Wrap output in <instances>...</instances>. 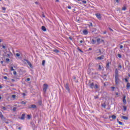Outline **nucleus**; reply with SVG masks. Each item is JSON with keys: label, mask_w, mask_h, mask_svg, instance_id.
Instances as JSON below:
<instances>
[{"label": "nucleus", "mask_w": 130, "mask_h": 130, "mask_svg": "<svg viewBox=\"0 0 130 130\" xmlns=\"http://www.w3.org/2000/svg\"><path fill=\"white\" fill-rule=\"evenodd\" d=\"M83 4H87V1H82Z\"/></svg>", "instance_id": "obj_43"}, {"label": "nucleus", "mask_w": 130, "mask_h": 130, "mask_svg": "<svg viewBox=\"0 0 130 130\" xmlns=\"http://www.w3.org/2000/svg\"><path fill=\"white\" fill-rule=\"evenodd\" d=\"M99 98V96L98 95L94 96V99H98Z\"/></svg>", "instance_id": "obj_41"}, {"label": "nucleus", "mask_w": 130, "mask_h": 130, "mask_svg": "<svg viewBox=\"0 0 130 130\" xmlns=\"http://www.w3.org/2000/svg\"><path fill=\"white\" fill-rule=\"evenodd\" d=\"M14 55H16V56H17V57H19V56H21V54L20 53H16V54H14Z\"/></svg>", "instance_id": "obj_17"}, {"label": "nucleus", "mask_w": 130, "mask_h": 130, "mask_svg": "<svg viewBox=\"0 0 130 130\" xmlns=\"http://www.w3.org/2000/svg\"><path fill=\"white\" fill-rule=\"evenodd\" d=\"M123 48V46H122V45L120 46V49H122V48Z\"/></svg>", "instance_id": "obj_50"}, {"label": "nucleus", "mask_w": 130, "mask_h": 130, "mask_svg": "<svg viewBox=\"0 0 130 130\" xmlns=\"http://www.w3.org/2000/svg\"><path fill=\"white\" fill-rule=\"evenodd\" d=\"M11 71H15V69L13 68V67H10Z\"/></svg>", "instance_id": "obj_34"}, {"label": "nucleus", "mask_w": 130, "mask_h": 130, "mask_svg": "<svg viewBox=\"0 0 130 130\" xmlns=\"http://www.w3.org/2000/svg\"><path fill=\"white\" fill-rule=\"evenodd\" d=\"M35 4H36V5H39V3L37 2H35Z\"/></svg>", "instance_id": "obj_57"}, {"label": "nucleus", "mask_w": 130, "mask_h": 130, "mask_svg": "<svg viewBox=\"0 0 130 130\" xmlns=\"http://www.w3.org/2000/svg\"><path fill=\"white\" fill-rule=\"evenodd\" d=\"M93 88H94V89H98V85L95 84Z\"/></svg>", "instance_id": "obj_28"}, {"label": "nucleus", "mask_w": 130, "mask_h": 130, "mask_svg": "<svg viewBox=\"0 0 130 130\" xmlns=\"http://www.w3.org/2000/svg\"><path fill=\"white\" fill-rule=\"evenodd\" d=\"M83 33L84 35H87L88 31L87 29H85L83 31Z\"/></svg>", "instance_id": "obj_10"}, {"label": "nucleus", "mask_w": 130, "mask_h": 130, "mask_svg": "<svg viewBox=\"0 0 130 130\" xmlns=\"http://www.w3.org/2000/svg\"><path fill=\"white\" fill-rule=\"evenodd\" d=\"M4 79H5V80H7V79H8V77L7 76H4Z\"/></svg>", "instance_id": "obj_53"}, {"label": "nucleus", "mask_w": 130, "mask_h": 130, "mask_svg": "<svg viewBox=\"0 0 130 130\" xmlns=\"http://www.w3.org/2000/svg\"><path fill=\"white\" fill-rule=\"evenodd\" d=\"M126 87V89L127 90H128V89H129V88H130V83H129V82L127 83Z\"/></svg>", "instance_id": "obj_13"}, {"label": "nucleus", "mask_w": 130, "mask_h": 130, "mask_svg": "<svg viewBox=\"0 0 130 130\" xmlns=\"http://www.w3.org/2000/svg\"><path fill=\"white\" fill-rule=\"evenodd\" d=\"M38 104L39 105H41V104H42V102L41 101H39Z\"/></svg>", "instance_id": "obj_36"}, {"label": "nucleus", "mask_w": 130, "mask_h": 130, "mask_svg": "<svg viewBox=\"0 0 130 130\" xmlns=\"http://www.w3.org/2000/svg\"><path fill=\"white\" fill-rule=\"evenodd\" d=\"M24 61L27 62V63L28 64V66H29V67H30V68H31V69H33V66H32V64L31 63V62L30 61H29V60L28 59H24Z\"/></svg>", "instance_id": "obj_5"}, {"label": "nucleus", "mask_w": 130, "mask_h": 130, "mask_svg": "<svg viewBox=\"0 0 130 130\" xmlns=\"http://www.w3.org/2000/svg\"><path fill=\"white\" fill-rule=\"evenodd\" d=\"M109 29L110 30V31H112V32H113V29H112L111 28L109 27Z\"/></svg>", "instance_id": "obj_46"}, {"label": "nucleus", "mask_w": 130, "mask_h": 130, "mask_svg": "<svg viewBox=\"0 0 130 130\" xmlns=\"http://www.w3.org/2000/svg\"><path fill=\"white\" fill-rule=\"evenodd\" d=\"M123 103H126V100H125V96L123 97Z\"/></svg>", "instance_id": "obj_16"}, {"label": "nucleus", "mask_w": 130, "mask_h": 130, "mask_svg": "<svg viewBox=\"0 0 130 130\" xmlns=\"http://www.w3.org/2000/svg\"><path fill=\"white\" fill-rule=\"evenodd\" d=\"M13 74L14 75V76H16V75H17V72L16 71H14Z\"/></svg>", "instance_id": "obj_42"}, {"label": "nucleus", "mask_w": 130, "mask_h": 130, "mask_svg": "<svg viewBox=\"0 0 130 130\" xmlns=\"http://www.w3.org/2000/svg\"><path fill=\"white\" fill-rule=\"evenodd\" d=\"M99 52L100 54H101L102 52H101V49H99Z\"/></svg>", "instance_id": "obj_51"}, {"label": "nucleus", "mask_w": 130, "mask_h": 130, "mask_svg": "<svg viewBox=\"0 0 130 130\" xmlns=\"http://www.w3.org/2000/svg\"><path fill=\"white\" fill-rule=\"evenodd\" d=\"M1 63L2 64L4 63V61H1Z\"/></svg>", "instance_id": "obj_62"}, {"label": "nucleus", "mask_w": 130, "mask_h": 130, "mask_svg": "<svg viewBox=\"0 0 130 130\" xmlns=\"http://www.w3.org/2000/svg\"><path fill=\"white\" fill-rule=\"evenodd\" d=\"M125 10H126V7L124 6V7L122 8V11H125Z\"/></svg>", "instance_id": "obj_26"}, {"label": "nucleus", "mask_w": 130, "mask_h": 130, "mask_svg": "<svg viewBox=\"0 0 130 130\" xmlns=\"http://www.w3.org/2000/svg\"><path fill=\"white\" fill-rule=\"evenodd\" d=\"M89 87H90V88H91V89H93V88H94V83H92L91 84H90L89 85Z\"/></svg>", "instance_id": "obj_14"}, {"label": "nucleus", "mask_w": 130, "mask_h": 130, "mask_svg": "<svg viewBox=\"0 0 130 130\" xmlns=\"http://www.w3.org/2000/svg\"><path fill=\"white\" fill-rule=\"evenodd\" d=\"M115 82L116 86H117L120 82V79H119V76H115Z\"/></svg>", "instance_id": "obj_1"}, {"label": "nucleus", "mask_w": 130, "mask_h": 130, "mask_svg": "<svg viewBox=\"0 0 130 130\" xmlns=\"http://www.w3.org/2000/svg\"><path fill=\"white\" fill-rule=\"evenodd\" d=\"M95 16L98 19H99V20H101V15L99 13L95 14Z\"/></svg>", "instance_id": "obj_8"}, {"label": "nucleus", "mask_w": 130, "mask_h": 130, "mask_svg": "<svg viewBox=\"0 0 130 130\" xmlns=\"http://www.w3.org/2000/svg\"><path fill=\"white\" fill-rule=\"evenodd\" d=\"M101 42H104V40H102Z\"/></svg>", "instance_id": "obj_63"}, {"label": "nucleus", "mask_w": 130, "mask_h": 130, "mask_svg": "<svg viewBox=\"0 0 130 130\" xmlns=\"http://www.w3.org/2000/svg\"><path fill=\"white\" fill-rule=\"evenodd\" d=\"M27 81H28V82H29V81H30V78H27Z\"/></svg>", "instance_id": "obj_56"}, {"label": "nucleus", "mask_w": 130, "mask_h": 130, "mask_svg": "<svg viewBox=\"0 0 130 130\" xmlns=\"http://www.w3.org/2000/svg\"><path fill=\"white\" fill-rule=\"evenodd\" d=\"M80 43H83V41H80Z\"/></svg>", "instance_id": "obj_64"}, {"label": "nucleus", "mask_w": 130, "mask_h": 130, "mask_svg": "<svg viewBox=\"0 0 130 130\" xmlns=\"http://www.w3.org/2000/svg\"><path fill=\"white\" fill-rule=\"evenodd\" d=\"M97 59H100V60L104 59V55H101V56L98 57Z\"/></svg>", "instance_id": "obj_9"}, {"label": "nucleus", "mask_w": 130, "mask_h": 130, "mask_svg": "<svg viewBox=\"0 0 130 130\" xmlns=\"http://www.w3.org/2000/svg\"><path fill=\"white\" fill-rule=\"evenodd\" d=\"M27 117L29 119H30V118H31V116H30V115H27Z\"/></svg>", "instance_id": "obj_48"}, {"label": "nucleus", "mask_w": 130, "mask_h": 130, "mask_svg": "<svg viewBox=\"0 0 130 130\" xmlns=\"http://www.w3.org/2000/svg\"><path fill=\"white\" fill-rule=\"evenodd\" d=\"M54 52H55V53H58V52H59V50H57V49H55L53 50Z\"/></svg>", "instance_id": "obj_21"}, {"label": "nucleus", "mask_w": 130, "mask_h": 130, "mask_svg": "<svg viewBox=\"0 0 130 130\" xmlns=\"http://www.w3.org/2000/svg\"><path fill=\"white\" fill-rule=\"evenodd\" d=\"M2 10H3V11H6V10H7V9L6 8V7H2Z\"/></svg>", "instance_id": "obj_37"}, {"label": "nucleus", "mask_w": 130, "mask_h": 130, "mask_svg": "<svg viewBox=\"0 0 130 130\" xmlns=\"http://www.w3.org/2000/svg\"><path fill=\"white\" fill-rule=\"evenodd\" d=\"M69 39H70V40H73V38L72 37H69Z\"/></svg>", "instance_id": "obj_58"}, {"label": "nucleus", "mask_w": 130, "mask_h": 130, "mask_svg": "<svg viewBox=\"0 0 130 130\" xmlns=\"http://www.w3.org/2000/svg\"><path fill=\"white\" fill-rule=\"evenodd\" d=\"M115 77H119V75H118V70H117V69H115Z\"/></svg>", "instance_id": "obj_6"}, {"label": "nucleus", "mask_w": 130, "mask_h": 130, "mask_svg": "<svg viewBox=\"0 0 130 130\" xmlns=\"http://www.w3.org/2000/svg\"><path fill=\"white\" fill-rule=\"evenodd\" d=\"M13 110L14 111H16V110H17V108L14 107L13 109Z\"/></svg>", "instance_id": "obj_40"}, {"label": "nucleus", "mask_w": 130, "mask_h": 130, "mask_svg": "<svg viewBox=\"0 0 130 130\" xmlns=\"http://www.w3.org/2000/svg\"><path fill=\"white\" fill-rule=\"evenodd\" d=\"M21 104H24V105H25V104H26V102H24V101H22V102H21Z\"/></svg>", "instance_id": "obj_39"}, {"label": "nucleus", "mask_w": 130, "mask_h": 130, "mask_svg": "<svg viewBox=\"0 0 130 130\" xmlns=\"http://www.w3.org/2000/svg\"><path fill=\"white\" fill-rule=\"evenodd\" d=\"M101 39L100 38H99L96 40L97 42L99 43V44H100V41Z\"/></svg>", "instance_id": "obj_22"}, {"label": "nucleus", "mask_w": 130, "mask_h": 130, "mask_svg": "<svg viewBox=\"0 0 130 130\" xmlns=\"http://www.w3.org/2000/svg\"><path fill=\"white\" fill-rule=\"evenodd\" d=\"M118 123H119V124H120V125H123V124L122 123V122L118 121Z\"/></svg>", "instance_id": "obj_32"}, {"label": "nucleus", "mask_w": 130, "mask_h": 130, "mask_svg": "<svg viewBox=\"0 0 130 130\" xmlns=\"http://www.w3.org/2000/svg\"><path fill=\"white\" fill-rule=\"evenodd\" d=\"M89 25H88L89 27H90V26L91 27H93V23H92V22H89Z\"/></svg>", "instance_id": "obj_27"}, {"label": "nucleus", "mask_w": 130, "mask_h": 130, "mask_svg": "<svg viewBox=\"0 0 130 130\" xmlns=\"http://www.w3.org/2000/svg\"><path fill=\"white\" fill-rule=\"evenodd\" d=\"M111 89H112V91H114V89H115V87L114 86H112Z\"/></svg>", "instance_id": "obj_38"}, {"label": "nucleus", "mask_w": 130, "mask_h": 130, "mask_svg": "<svg viewBox=\"0 0 130 130\" xmlns=\"http://www.w3.org/2000/svg\"><path fill=\"white\" fill-rule=\"evenodd\" d=\"M106 33H107V31H106V30H105V31L103 32V34H106Z\"/></svg>", "instance_id": "obj_55"}, {"label": "nucleus", "mask_w": 130, "mask_h": 130, "mask_svg": "<svg viewBox=\"0 0 130 130\" xmlns=\"http://www.w3.org/2000/svg\"><path fill=\"white\" fill-rule=\"evenodd\" d=\"M125 82L126 83H128V80L126 78H125Z\"/></svg>", "instance_id": "obj_45"}, {"label": "nucleus", "mask_w": 130, "mask_h": 130, "mask_svg": "<svg viewBox=\"0 0 130 130\" xmlns=\"http://www.w3.org/2000/svg\"><path fill=\"white\" fill-rule=\"evenodd\" d=\"M6 60L7 62L10 61V59H9V58H6Z\"/></svg>", "instance_id": "obj_49"}, {"label": "nucleus", "mask_w": 130, "mask_h": 130, "mask_svg": "<svg viewBox=\"0 0 130 130\" xmlns=\"http://www.w3.org/2000/svg\"><path fill=\"white\" fill-rule=\"evenodd\" d=\"M123 109H124V111H126V107L123 106Z\"/></svg>", "instance_id": "obj_33"}, {"label": "nucleus", "mask_w": 130, "mask_h": 130, "mask_svg": "<svg viewBox=\"0 0 130 130\" xmlns=\"http://www.w3.org/2000/svg\"><path fill=\"white\" fill-rule=\"evenodd\" d=\"M22 95L23 96V97H25V96H26V94L24 92L22 93Z\"/></svg>", "instance_id": "obj_47"}, {"label": "nucleus", "mask_w": 130, "mask_h": 130, "mask_svg": "<svg viewBox=\"0 0 130 130\" xmlns=\"http://www.w3.org/2000/svg\"><path fill=\"white\" fill-rule=\"evenodd\" d=\"M110 62H108L106 64V68L107 69H109V64H110Z\"/></svg>", "instance_id": "obj_19"}, {"label": "nucleus", "mask_w": 130, "mask_h": 130, "mask_svg": "<svg viewBox=\"0 0 130 130\" xmlns=\"http://www.w3.org/2000/svg\"><path fill=\"white\" fill-rule=\"evenodd\" d=\"M121 118L123 119H124L125 120H128V117L124 116H122Z\"/></svg>", "instance_id": "obj_11"}, {"label": "nucleus", "mask_w": 130, "mask_h": 130, "mask_svg": "<svg viewBox=\"0 0 130 130\" xmlns=\"http://www.w3.org/2000/svg\"><path fill=\"white\" fill-rule=\"evenodd\" d=\"M44 64H45V60H43L42 61V65L44 66Z\"/></svg>", "instance_id": "obj_31"}, {"label": "nucleus", "mask_w": 130, "mask_h": 130, "mask_svg": "<svg viewBox=\"0 0 130 130\" xmlns=\"http://www.w3.org/2000/svg\"><path fill=\"white\" fill-rule=\"evenodd\" d=\"M11 81L12 82H15V79H12Z\"/></svg>", "instance_id": "obj_61"}, {"label": "nucleus", "mask_w": 130, "mask_h": 130, "mask_svg": "<svg viewBox=\"0 0 130 130\" xmlns=\"http://www.w3.org/2000/svg\"><path fill=\"white\" fill-rule=\"evenodd\" d=\"M77 49H78V50H79V51H80V52H82V53H83L84 52V51H83V50H82L81 49H80L79 47H78Z\"/></svg>", "instance_id": "obj_23"}, {"label": "nucleus", "mask_w": 130, "mask_h": 130, "mask_svg": "<svg viewBox=\"0 0 130 130\" xmlns=\"http://www.w3.org/2000/svg\"><path fill=\"white\" fill-rule=\"evenodd\" d=\"M102 107H104V108H106V104L105 103H104L102 105Z\"/></svg>", "instance_id": "obj_24"}, {"label": "nucleus", "mask_w": 130, "mask_h": 130, "mask_svg": "<svg viewBox=\"0 0 130 130\" xmlns=\"http://www.w3.org/2000/svg\"><path fill=\"white\" fill-rule=\"evenodd\" d=\"M42 30L43 31H44V32H45V31H46V27H45V26H42Z\"/></svg>", "instance_id": "obj_15"}, {"label": "nucleus", "mask_w": 130, "mask_h": 130, "mask_svg": "<svg viewBox=\"0 0 130 130\" xmlns=\"http://www.w3.org/2000/svg\"><path fill=\"white\" fill-rule=\"evenodd\" d=\"M91 43L92 44H95L96 43V41H95L94 39H92Z\"/></svg>", "instance_id": "obj_20"}, {"label": "nucleus", "mask_w": 130, "mask_h": 130, "mask_svg": "<svg viewBox=\"0 0 130 130\" xmlns=\"http://www.w3.org/2000/svg\"><path fill=\"white\" fill-rule=\"evenodd\" d=\"M0 89H3V86L0 85Z\"/></svg>", "instance_id": "obj_60"}, {"label": "nucleus", "mask_w": 130, "mask_h": 130, "mask_svg": "<svg viewBox=\"0 0 130 130\" xmlns=\"http://www.w3.org/2000/svg\"><path fill=\"white\" fill-rule=\"evenodd\" d=\"M68 9H72V7H71L70 6H68Z\"/></svg>", "instance_id": "obj_52"}, {"label": "nucleus", "mask_w": 130, "mask_h": 130, "mask_svg": "<svg viewBox=\"0 0 130 130\" xmlns=\"http://www.w3.org/2000/svg\"><path fill=\"white\" fill-rule=\"evenodd\" d=\"M42 16L43 18H45V15H44V14H42Z\"/></svg>", "instance_id": "obj_54"}, {"label": "nucleus", "mask_w": 130, "mask_h": 130, "mask_svg": "<svg viewBox=\"0 0 130 130\" xmlns=\"http://www.w3.org/2000/svg\"><path fill=\"white\" fill-rule=\"evenodd\" d=\"M25 114H22L20 118V119H22V120H24V119H25Z\"/></svg>", "instance_id": "obj_12"}, {"label": "nucleus", "mask_w": 130, "mask_h": 130, "mask_svg": "<svg viewBox=\"0 0 130 130\" xmlns=\"http://www.w3.org/2000/svg\"><path fill=\"white\" fill-rule=\"evenodd\" d=\"M117 56L118 57H119V58H121V55L120 54H117Z\"/></svg>", "instance_id": "obj_30"}, {"label": "nucleus", "mask_w": 130, "mask_h": 130, "mask_svg": "<svg viewBox=\"0 0 130 130\" xmlns=\"http://www.w3.org/2000/svg\"><path fill=\"white\" fill-rule=\"evenodd\" d=\"M99 70L100 71H101L102 70V68L101 67V65L99 66Z\"/></svg>", "instance_id": "obj_29"}, {"label": "nucleus", "mask_w": 130, "mask_h": 130, "mask_svg": "<svg viewBox=\"0 0 130 130\" xmlns=\"http://www.w3.org/2000/svg\"><path fill=\"white\" fill-rule=\"evenodd\" d=\"M1 109H3V110H7V108H6V107H4V106H2L1 107Z\"/></svg>", "instance_id": "obj_18"}, {"label": "nucleus", "mask_w": 130, "mask_h": 130, "mask_svg": "<svg viewBox=\"0 0 130 130\" xmlns=\"http://www.w3.org/2000/svg\"><path fill=\"white\" fill-rule=\"evenodd\" d=\"M112 118H113V119H115L116 118V116L113 115L112 116Z\"/></svg>", "instance_id": "obj_25"}, {"label": "nucleus", "mask_w": 130, "mask_h": 130, "mask_svg": "<svg viewBox=\"0 0 130 130\" xmlns=\"http://www.w3.org/2000/svg\"><path fill=\"white\" fill-rule=\"evenodd\" d=\"M27 108L28 109L34 110V109H36L37 108V107L36 106V105H30L28 106Z\"/></svg>", "instance_id": "obj_3"}, {"label": "nucleus", "mask_w": 130, "mask_h": 130, "mask_svg": "<svg viewBox=\"0 0 130 130\" xmlns=\"http://www.w3.org/2000/svg\"><path fill=\"white\" fill-rule=\"evenodd\" d=\"M0 118H1V119H6V117L4 116V115H3V113H2V112H0Z\"/></svg>", "instance_id": "obj_7"}, {"label": "nucleus", "mask_w": 130, "mask_h": 130, "mask_svg": "<svg viewBox=\"0 0 130 130\" xmlns=\"http://www.w3.org/2000/svg\"><path fill=\"white\" fill-rule=\"evenodd\" d=\"M2 47H3V48H4V49L6 48V47H5V46H4V45L2 46Z\"/></svg>", "instance_id": "obj_59"}, {"label": "nucleus", "mask_w": 130, "mask_h": 130, "mask_svg": "<svg viewBox=\"0 0 130 130\" xmlns=\"http://www.w3.org/2000/svg\"><path fill=\"white\" fill-rule=\"evenodd\" d=\"M47 89H48V85L47 84H43V90L45 94V93H46V91H47Z\"/></svg>", "instance_id": "obj_2"}, {"label": "nucleus", "mask_w": 130, "mask_h": 130, "mask_svg": "<svg viewBox=\"0 0 130 130\" xmlns=\"http://www.w3.org/2000/svg\"><path fill=\"white\" fill-rule=\"evenodd\" d=\"M121 68H122V67L121 66V65H119L118 67V68L119 69V70H120V69H121Z\"/></svg>", "instance_id": "obj_35"}, {"label": "nucleus", "mask_w": 130, "mask_h": 130, "mask_svg": "<svg viewBox=\"0 0 130 130\" xmlns=\"http://www.w3.org/2000/svg\"><path fill=\"white\" fill-rule=\"evenodd\" d=\"M12 98L15 99V98H16V95H15V94L12 95Z\"/></svg>", "instance_id": "obj_44"}, {"label": "nucleus", "mask_w": 130, "mask_h": 130, "mask_svg": "<svg viewBox=\"0 0 130 130\" xmlns=\"http://www.w3.org/2000/svg\"><path fill=\"white\" fill-rule=\"evenodd\" d=\"M64 87L66 88V90H67V91L70 93V85L69 84V83H66V84H64Z\"/></svg>", "instance_id": "obj_4"}]
</instances>
